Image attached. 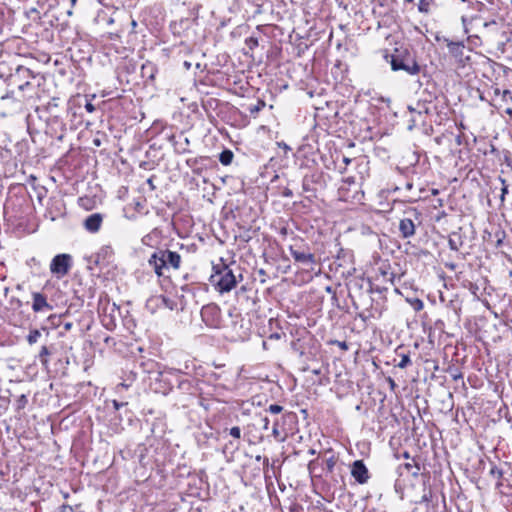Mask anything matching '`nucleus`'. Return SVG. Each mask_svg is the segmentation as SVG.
<instances>
[{
    "label": "nucleus",
    "mask_w": 512,
    "mask_h": 512,
    "mask_svg": "<svg viewBox=\"0 0 512 512\" xmlns=\"http://www.w3.org/2000/svg\"><path fill=\"white\" fill-rule=\"evenodd\" d=\"M181 255L166 248H157L149 257L148 264L158 277L164 276L165 270H178L181 266Z\"/></svg>",
    "instance_id": "f257e3e1"
},
{
    "label": "nucleus",
    "mask_w": 512,
    "mask_h": 512,
    "mask_svg": "<svg viewBox=\"0 0 512 512\" xmlns=\"http://www.w3.org/2000/svg\"><path fill=\"white\" fill-rule=\"evenodd\" d=\"M390 58L391 69L395 72L402 71L410 76L418 75L421 72V66L418 64L415 55L407 49H395Z\"/></svg>",
    "instance_id": "f03ea898"
},
{
    "label": "nucleus",
    "mask_w": 512,
    "mask_h": 512,
    "mask_svg": "<svg viewBox=\"0 0 512 512\" xmlns=\"http://www.w3.org/2000/svg\"><path fill=\"white\" fill-rule=\"evenodd\" d=\"M289 251L295 263L301 265L306 271H314L317 265L316 256L303 239H298L295 244L290 245Z\"/></svg>",
    "instance_id": "7ed1b4c3"
},
{
    "label": "nucleus",
    "mask_w": 512,
    "mask_h": 512,
    "mask_svg": "<svg viewBox=\"0 0 512 512\" xmlns=\"http://www.w3.org/2000/svg\"><path fill=\"white\" fill-rule=\"evenodd\" d=\"M235 264L231 265H223L219 270L216 271V274L213 277L214 285L217 291L220 293H226L231 291L238 282V277L241 279V273L238 276L235 274L233 269Z\"/></svg>",
    "instance_id": "20e7f679"
},
{
    "label": "nucleus",
    "mask_w": 512,
    "mask_h": 512,
    "mask_svg": "<svg viewBox=\"0 0 512 512\" xmlns=\"http://www.w3.org/2000/svg\"><path fill=\"white\" fill-rule=\"evenodd\" d=\"M32 79H35V76L29 68L18 66L6 80L8 86L17 88L19 92H28V96L31 97V92L35 89Z\"/></svg>",
    "instance_id": "39448f33"
},
{
    "label": "nucleus",
    "mask_w": 512,
    "mask_h": 512,
    "mask_svg": "<svg viewBox=\"0 0 512 512\" xmlns=\"http://www.w3.org/2000/svg\"><path fill=\"white\" fill-rule=\"evenodd\" d=\"M420 215L421 214L415 208L405 211V217L399 222V232L402 238L407 239L415 235V221L420 223Z\"/></svg>",
    "instance_id": "423d86ee"
},
{
    "label": "nucleus",
    "mask_w": 512,
    "mask_h": 512,
    "mask_svg": "<svg viewBox=\"0 0 512 512\" xmlns=\"http://www.w3.org/2000/svg\"><path fill=\"white\" fill-rule=\"evenodd\" d=\"M201 319L210 328H220L222 315L220 307L215 303H209L201 308Z\"/></svg>",
    "instance_id": "0eeeda50"
},
{
    "label": "nucleus",
    "mask_w": 512,
    "mask_h": 512,
    "mask_svg": "<svg viewBox=\"0 0 512 512\" xmlns=\"http://www.w3.org/2000/svg\"><path fill=\"white\" fill-rule=\"evenodd\" d=\"M72 267V256L70 254H58L50 263V271L56 275L57 278H62L67 275Z\"/></svg>",
    "instance_id": "6e6552de"
},
{
    "label": "nucleus",
    "mask_w": 512,
    "mask_h": 512,
    "mask_svg": "<svg viewBox=\"0 0 512 512\" xmlns=\"http://www.w3.org/2000/svg\"><path fill=\"white\" fill-rule=\"evenodd\" d=\"M145 307L151 314H154L161 308L173 311L176 309L177 303L164 295H153L146 300Z\"/></svg>",
    "instance_id": "1a4fd4ad"
},
{
    "label": "nucleus",
    "mask_w": 512,
    "mask_h": 512,
    "mask_svg": "<svg viewBox=\"0 0 512 512\" xmlns=\"http://www.w3.org/2000/svg\"><path fill=\"white\" fill-rule=\"evenodd\" d=\"M447 43V48L449 54L456 60V62L464 67L466 63L470 60V57L465 55V45L462 41H451L449 39H445Z\"/></svg>",
    "instance_id": "9d476101"
},
{
    "label": "nucleus",
    "mask_w": 512,
    "mask_h": 512,
    "mask_svg": "<svg viewBox=\"0 0 512 512\" xmlns=\"http://www.w3.org/2000/svg\"><path fill=\"white\" fill-rule=\"evenodd\" d=\"M431 105L427 102L418 101L415 106L409 105L408 110L412 114L409 120L408 128L411 130L416 126L417 122L421 120L424 114H429L431 111Z\"/></svg>",
    "instance_id": "9b49d317"
},
{
    "label": "nucleus",
    "mask_w": 512,
    "mask_h": 512,
    "mask_svg": "<svg viewBox=\"0 0 512 512\" xmlns=\"http://www.w3.org/2000/svg\"><path fill=\"white\" fill-rule=\"evenodd\" d=\"M351 475L359 484L367 483L370 478L368 468L364 464L363 460H356L352 463Z\"/></svg>",
    "instance_id": "f8f14e48"
},
{
    "label": "nucleus",
    "mask_w": 512,
    "mask_h": 512,
    "mask_svg": "<svg viewBox=\"0 0 512 512\" xmlns=\"http://www.w3.org/2000/svg\"><path fill=\"white\" fill-rule=\"evenodd\" d=\"M114 250L110 245L102 246L94 256V264L108 266L113 261Z\"/></svg>",
    "instance_id": "ddd939ff"
},
{
    "label": "nucleus",
    "mask_w": 512,
    "mask_h": 512,
    "mask_svg": "<svg viewBox=\"0 0 512 512\" xmlns=\"http://www.w3.org/2000/svg\"><path fill=\"white\" fill-rule=\"evenodd\" d=\"M491 7L487 6L486 12L489 13V19L483 22L484 28H490L492 26H498V24L503 21L502 16L499 13L500 8L494 2V0H487Z\"/></svg>",
    "instance_id": "4468645a"
},
{
    "label": "nucleus",
    "mask_w": 512,
    "mask_h": 512,
    "mask_svg": "<svg viewBox=\"0 0 512 512\" xmlns=\"http://www.w3.org/2000/svg\"><path fill=\"white\" fill-rule=\"evenodd\" d=\"M32 300V310L35 313L48 312L53 309V306L48 303L47 297L40 292H33Z\"/></svg>",
    "instance_id": "2eb2a0df"
},
{
    "label": "nucleus",
    "mask_w": 512,
    "mask_h": 512,
    "mask_svg": "<svg viewBox=\"0 0 512 512\" xmlns=\"http://www.w3.org/2000/svg\"><path fill=\"white\" fill-rule=\"evenodd\" d=\"M0 102L4 108L17 111L21 109L23 101L15 96V90L12 89L0 97Z\"/></svg>",
    "instance_id": "dca6fc26"
},
{
    "label": "nucleus",
    "mask_w": 512,
    "mask_h": 512,
    "mask_svg": "<svg viewBox=\"0 0 512 512\" xmlns=\"http://www.w3.org/2000/svg\"><path fill=\"white\" fill-rule=\"evenodd\" d=\"M103 221V215L100 213H93L84 220V228L90 233L99 231Z\"/></svg>",
    "instance_id": "f3484780"
},
{
    "label": "nucleus",
    "mask_w": 512,
    "mask_h": 512,
    "mask_svg": "<svg viewBox=\"0 0 512 512\" xmlns=\"http://www.w3.org/2000/svg\"><path fill=\"white\" fill-rule=\"evenodd\" d=\"M170 142L174 146V150L178 154H185L190 152L188 147L190 145V140L187 137L183 138V141L177 140L174 135L170 136Z\"/></svg>",
    "instance_id": "a211bd4d"
},
{
    "label": "nucleus",
    "mask_w": 512,
    "mask_h": 512,
    "mask_svg": "<svg viewBox=\"0 0 512 512\" xmlns=\"http://www.w3.org/2000/svg\"><path fill=\"white\" fill-rule=\"evenodd\" d=\"M464 244V238L459 231H454L449 234L448 245L453 251H459Z\"/></svg>",
    "instance_id": "6ab92c4d"
},
{
    "label": "nucleus",
    "mask_w": 512,
    "mask_h": 512,
    "mask_svg": "<svg viewBox=\"0 0 512 512\" xmlns=\"http://www.w3.org/2000/svg\"><path fill=\"white\" fill-rule=\"evenodd\" d=\"M158 69L156 65L150 61L145 62L141 66V75L143 78H147L148 80H154L155 74L157 73Z\"/></svg>",
    "instance_id": "aec40b11"
},
{
    "label": "nucleus",
    "mask_w": 512,
    "mask_h": 512,
    "mask_svg": "<svg viewBox=\"0 0 512 512\" xmlns=\"http://www.w3.org/2000/svg\"><path fill=\"white\" fill-rule=\"evenodd\" d=\"M233 158H234V153L229 149H224L219 154V161L224 166L230 165L233 161Z\"/></svg>",
    "instance_id": "412c9836"
},
{
    "label": "nucleus",
    "mask_w": 512,
    "mask_h": 512,
    "mask_svg": "<svg viewBox=\"0 0 512 512\" xmlns=\"http://www.w3.org/2000/svg\"><path fill=\"white\" fill-rule=\"evenodd\" d=\"M321 468L322 467H321L318 459L311 460L308 463V470L312 476L321 477V472L323 471Z\"/></svg>",
    "instance_id": "4be33fe9"
},
{
    "label": "nucleus",
    "mask_w": 512,
    "mask_h": 512,
    "mask_svg": "<svg viewBox=\"0 0 512 512\" xmlns=\"http://www.w3.org/2000/svg\"><path fill=\"white\" fill-rule=\"evenodd\" d=\"M265 106V101L258 99L255 104H250L247 106V111L250 113V115L255 117Z\"/></svg>",
    "instance_id": "5701e85b"
},
{
    "label": "nucleus",
    "mask_w": 512,
    "mask_h": 512,
    "mask_svg": "<svg viewBox=\"0 0 512 512\" xmlns=\"http://www.w3.org/2000/svg\"><path fill=\"white\" fill-rule=\"evenodd\" d=\"M51 354L50 350L48 349L47 346H42L41 347V350L39 352V355H38V358L42 364V366H44L45 368L48 367V356Z\"/></svg>",
    "instance_id": "b1692460"
},
{
    "label": "nucleus",
    "mask_w": 512,
    "mask_h": 512,
    "mask_svg": "<svg viewBox=\"0 0 512 512\" xmlns=\"http://www.w3.org/2000/svg\"><path fill=\"white\" fill-rule=\"evenodd\" d=\"M36 118L40 120L42 119V116L40 115V109L38 107L35 109L34 113H29L26 117L28 128L36 125Z\"/></svg>",
    "instance_id": "393cba45"
},
{
    "label": "nucleus",
    "mask_w": 512,
    "mask_h": 512,
    "mask_svg": "<svg viewBox=\"0 0 512 512\" xmlns=\"http://www.w3.org/2000/svg\"><path fill=\"white\" fill-rule=\"evenodd\" d=\"M468 6L479 13H486L487 5L481 1H468Z\"/></svg>",
    "instance_id": "a878e982"
},
{
    "label": "nucleus",
    "mask_w": 512,
    "mask_h": 512,
    "mask_svg": "<svg viewBox=\"0 0 512 512\" xmlns=\"http://www.w3.org/2000/svg\"><path fill=\"white\" fill-rule=\"evenodd\" d=\"M413 462H414L413 464L412 463H405L403 465V467L406 470L411 471V475L413 477H417L420 474V472H421V467H420L419 463L415 462L414 460H413Z\"/></svg>",
    "instance_id": "bb28decb"
},
{
    "label": "nucleus",
    "mask_w": 512,
    "mask_h": 512,
    "mask_svg": "<svg viewBox=\"0 0 512 512\" xmlns=\"http://www.w3.org/2000/svg\"><path fill=\"white\" fill-rule=\"evenodd\" d=\"M41 337V332L38 329H32L30 330L29 334L27 335L26 339L29 345L35 344L38 339Z\"/></svg>",
    "instance_id": "cd10ccee"
},
{
    "label": "nucleus",
    "mask_w": 512,
    "mask_h": 512,
    "mask_svg": "<svg viewBox=\"0 0 512 512\" xmlns=\"http://www.w3.org/2000/svg\"><path fill=\"white\" fill-rule=\"evenodd\" d=\"M434 3V0H420L418 3V11L421 13L428 14L430 7Z\"/></svg>",
    "instance_id": "c85d7f7f"
},
{
    "label": "nucleus",
    "mask_w": 512,
    "mask_h": 512,
    "mask_svg": "<svg viewBox=\"0 0 512 512\" xmlns=\"http://www.w3.org/2000/svg\"><path fill=\"white\" fill-rule=\"evenodd\" d=\"M480 19H482L481 15H474V16H471L470 18H467L466 16H462L461 17V22H462V25L464 27V31L467 33L468 32V25L472 24L474 21H477V20H480Z\"/></svg>",
    "instance_id": "c756f323"
},
{
    "label": "nucleus",
    "mask_w": 512,
    "mask_h": 512,
    "mask_svg": "<svg viewBox=\"0 0 512 512\" xmlns=\"http://www.w3.org/2000/svg\"><path fill=\"white\" fill-rule=\"evenodd\" d=\"M336 464V459L334 456H331L324 461V466L321 468L322 470H326L328 473H332Z\"/></svg>",
    "instance_id": "7c9ffc66"
},
{
    "label": "nucleus",
    "mask_w": 512,
    "mask_h": 512,
    "mask_svg": "<svg viewBox=\"0 0 512 512\" xmlns=\"http://www.w3.org/2000/svg\"><path fill=\"white\" fill-rule=\"evenodd\" d=\"M28 403V397L25 394L20 395L16 400V410H23Z\"/></svg>",
    "instance_id": "2f4dec72"
},
{
    "label": "nucleus",
    "mask_w": 512,
    "mask_h": 512,
    "mask_svg": "<svg viewBox=\"0 0 512 512\" xmlns=\"http://www.w3.org/2000/svg\"><path fill=\"white\" fill-rule=\"evenodd\" d=\"M26 15L33 21H40L41 19L40 13L36 8H30L29 10H27Z\"/></svg>",
    "instance_id": "473e14b6"
},
{
    "label": "nucleus",
    "mask_w": 512,
    "mask_h": 512,
    "mask_svg": "<svg viewBox=\"0 0 512 512\" xmlns=\"http://www.w3.org/2000/svg\"><path fill=\"white\" fill-rule=\"evenodd\" d=\"M411 364V359H410V356L408 354H402L401 355V360L400 362L397 364V367L401 368V369H404L406 368L407 366H409Z\"/></svg>",
    "instance_id": "72a5a7b5"
},
{
    "label": "nucleus",
    "mask_w": 512,
    "mask_h": 512,
    "mask_svg": "<svg viewBox=\"0 0 512 512\" xmlns=\"http://www.w3.org/2000/svg\"><path fill=\"white\" fill-rule=\"evenodd\" d=\"M245 44L250 50H253L259 45L258 38L251 36L245 40Z\"/></svg>",
    "instance_id": "f704fd0d"
},
{
    "label": "nucleus",
    "mask_w": 512,
    "mask_h": 512,
    "mask_svg": "<svg viewBox=\"0 0 512 512\" xmlns=\"http://www.w3.org/2000/svg\"><path fill=\"white\" fill-rule=\"evenodd\" d=\"M10 404L9 398L2 397L0 399V415L8 410Z\"/></svg>",
    "instance_id": "c9c22d12"
},
{
    "label": "nucleus",
    "mask_w": 512,
    "mask_h": 512,
    "mask_svg": "<svg viewBox=\"0 0 512 512\" xmlns=\"http://www.w3.org/2000/svg\"><path fill=\"white\" fill-rule=\"evenodd\" d=\"M489 474L493 477H497L498 479H500L503 476V471L499 469L497 466L493 465L489 471Z\"/></svg>",
    "instance_id": "e433bc0d"
},
{
    "label": "nucleus",
    "mask_w": 512,
    "mask_h": 512,
    "mask_svg": "<svg viewBox=\"0 0 512 512\" xmlns=\"http://www.w3.org/2000/svg\"><path fill=\"white\" fill-rule=\"evenodd\" d=\"M229 434L233 438H235V439H240L241 438V429H240V427L234 426V427L230 428Z\"/></svg>",
    "instance_id": "4c0bfd02"
},
{
    "label": "nucleus",
    "mask_w": 512,
    "mask_h": 512,
    "mask_svg": "<svg viewBox=\"0 0 512 512\" xmlns=\"http://www.w3.org/2000/svg\"><path fill=\"white\" fill-rule=\"evenodd\" d=\"M381 274H382V276H383L385 281H389L392 284L394 283L395 274L393 272H388V271L381 270Z\"/></svg>",
    "instance_id": "58836bf2"
},
{
    "label": "nucleus",
    "mask_w": 512,
    "mask_h": 512,
    "mask_svg": "<svg viewBox=\"0 0 512 512\" xmlns=\"http://www.w3.org/2000/svg\"><path fill=\"white\" fill-rule=\"evenodd\" d=\"M267 410L272 414H278L283 411V407L278 404H271Z\"/></svg>",
    "instance_id": "ea45409f"
},
{
    "label": "nucleus",
    "mask_w": 512,
    "mask_h": 512,
    "mask_svg": "<svg viewBox=\"0 0 512 512\" xmlns=\"http://www.w3.org/2000/svg\"><path fill=\"white\" fill-rule=\"evenodd\" d=\"M54 512H75L72 506L68 504H62L55 509Z\"/></svg>",
    "instance_id": "a19ab883"
},
{
    "label": "nucleus",
    "mask_w": 512,
    "mask_h": 512,
    "mask_svg": "<svg viewBox=\"0 0 512 512\" xmlns=\"http://www.w3.org/2000/svg\"><path fill=\"white\" fill-rule=\"evenodd\" d=\"M302 189L304 192H310L312 191V188H311V185H310V181L308 180L307 177H305L302 181Z\"/></svg>",
    "instance_id": "79ce46f5"
},
{
    "label": "nucleus",
    "mask_w": 512,
    "mask_h": 512,
    "mask_svg": "<svg viewBox=\"0 0 512 512\" xmlns=\"http://www.w3.org/2000/svg\"><path fill=\"white\" fill-rule=\"evenodd\" d=\"M84 107L87 110V112H89V113L94 112L96 109L95 106L92 104V102L90 100H88L86 97H85Z\"/></svg>",
    "instance_id": "37998d69"
},
{
    "label": "nucleus",
    "mask_w": 512,
    "mask_h": 512,
    "mask_svg": "<svg viewBox=\"0 0 512 512\" xmlns=\"http://www.w3.org/2000/svg\"><path fill=\"white\" fill-rule=\"evenodd\" d=\"M59 99L58 98H53L49 103H48V106H47V110L48 112L52 113L53 109L56 108L58 106V101Z\"/></svg>",
    "instance_id": "c03bdc74"
},
{
    "label": "nucleus",
    "mask_w": 512,
    "mask_h": 512,
    "mask_svg": "<svg viewBox=\"0 0 512 512\" xmlns=\"http://www.w3.org/2000/svg\"><path fill=\"white\" fill-rule=\"evenodd\" d=\"M508 194V186H505V187H502L501 188V194H500V201H501V204L504 203L505 201V197L506 195Z\"/></svg>",
    "instance_id": "a18cd8bd"
},
{
    "label": "nucleus",
    "mask_w": 512,
    "mask_h": 512,
    "mask_svg": "<svg viewBox=\"0 0 512 512\" xmlns=\"http://www.w3.org/2000/svg\"><path fill=\"white\" fill-rule=\"evenodd\" d=\"M178 387L182 390H186V389H189L190 387V382L188 380H182V381H179V384H178Z\"/></svg>",
    "instance_id": "49530a36"
},
{
    "label": "nucleus",
    "mask_w": 512,
    "mask_h": 512,
    "mask_svg": "<svg viewBox=\"0 0 512 512\" xmlns=\"http://www.w3.org/2000/svg\"><path fill=\"white\" fill-rule=\"evenodd\" d=\"M335 344H337L338 347L344 351L348 350V348H349L347 342H345V341H335Z\"/></svg>",
    "instance_id": "de8ad7c7"
},
{
    "label": "nucleus",
    "mask_w": 512,
    "mask_h": 512,
    "mask_svg": "<svg viewBox=\"0 0 512 512\" xmlns=\"http://www.w3.org/2000/svg\"><path fill=\"white\" fill-rule=\"evenodd\" d=\"M422 308H423V302H422L421 300H419V299H416V300H415V304H414V309H415L416 311H419V310H421Z\"/></svg>",
    "instance_id": "09e8293b"
},
{
    "label": "nucleus",
    "mask_w": 512,
    "mask_h": 512,
    "mask_svg": "<svg viewBox=\"0 0 512 512\" xmlns=\"http://www.w3.org/2000/svg\"><path fill=\"white\" fill-rule=\"evenodd\" d=\"M263 464H264V473L267 476L268 473H269V460H268V458H266V457L264 458Z\"/></svg>",
    "instance_id": "8fccbe9b"
},
{
    "label": "nucleus",
    "mask_w": 512,
    "mask_h": 512,
    "mask_svg": "<svg viewBox=\"0 0 512 512\" xmlns=\"http://www.w3.org/2000/svg\"><path fill=\"white\" fill-rule=\"evenodd\" d=\"M282 195H283L284 197H288V198H290V197H292V196H293V192H292V190H291V189H289V188H285V189L283 190V192H282Z\"/></svg>",
    "instance_id": "3c124183"
},
{
    "label": "nucleus",
    "mask_w": 512,
    "mask_h": 512,
    "mask_svg": "<svg viewBox=\"0 0 512 512\" xmlns=\"http://www.w3.org/2000/svg\"><path fill=\"white\" fill-rule=\"evenodd\" d=\"M503 108H504L505 114L508 115L510 118H512V104L509 106H505Z\"/></svg>",
    "instance_id": "603ef678"
},
{
    "label": "nucleus",
    "mask_w": 512,
    "mask_h": 512,
    "mask_svg": "<svg viewBox=\"0 0 512 512\" xmlns=\"http://www.w3.org/2000/svg\"><path fill=\"white\" fill-rule=\"evenodd\" d=\"M272 433L275 438L279 436L278 423H274Z\"/></svg>",
    "instance_id": "864d4df0"
},
{
    "label": "nucleus",
    "mask_w": 512,
    "mask_h": 512,
    "mask_svg": "<svg viewBox=\"0 0 512 512\" xmlns=\"http://www.w3.org/2000/svg\"><path fill=\"white\" fill-rule=\"evenodd\" d=\"M387 382L389 383V386H390V388L392 390H394L396 388L397 385H396L395 381L391 377L387 378Z\"/></svg>",
    "instance_id": "5fc2aeb1"
},
{
    "label": "nucleus",
    "mask_w": 512,
    "mask_h": 512,
    "mask_svg": "<svg viewBox=\"0 0 512 512\" xmlns=\"http://www.w3.org/2000/svg\"><path fill=\"white\" fill-rule=\"evenodd\" d=\"M262 422H263V429H264V430H267V429H268V427H269V423H270V421H269L268 417H264V418L262 419Z\"/></svg>",
    "instance_id": "6e6d98bb"
},
{
    "label": "nucleus",
    "mask_w": 512,
    "mask_h": 512,
    "mask_svg": "<svg viewBox=\"0 0 512 512\" xmlns=\"http://www.w3.org/2000/svg\"><path fill=\"white\" fill-rule=\"evenodd\" d=\"M124 405V403H120L116 400H113V407L115 408V410H119L120 407H122Z\"/></svg>",
    "instance_id": "4d7b16f0"
},
{
    "label": "nucleus",
    "mask_w": 512,
    "mask_h": 512,
    "mask_svg": "<svg viewBox=\"0 0 512 512\" xmlns=\"http://www.w3.org/2000/svg\"><path fill=\"white\" fill-rule=\"evenodd\" d=\"M186 163H187V165H189V166H193V165H195V164L197 163V159H188V160L186 161Z\"/></svg>",
    "instance_id": "13d9d810"
},
{
    "label": "nucleus",
    "mask_w": 512,
    "mask_h": 512,
    "mask_svg": "<svg viewBox=\"0 0 512 512\" xmlns=\"http://www.w3.org/2000/svg\"><path fill=\"white\" fill-rule=\"evenodd\" d=\"M502 91L499 88L494 89V95L501 98Z\"/></svg>",
    "instance_id": "bf43d9fd"
},
{
    "label": "nucleus",
    "mask_w": 512,
    "mask_h": 512,
    "mask_svg": "<svg viewBox=\"0 0 512 512\" xmlns=\"http://www.w3.org/2000/svg\"><path fill=\"white\" fill-rule=\"evenodd\" d=\"M498 180L500 181L502 187L508 186V184L504 178L499 177Z\"/></svg>",
    "instance_id": "052dcab7"
},
{
    "label": "nucleus",
    "mask_w": 512,
    "mask_h": 512,
    "mask_svg": "<svg viewBox=\"0 0 512 512\" xmlns=\"http://www.w3.org/2000/svg\"><path fill=\"white\" fill-rule=\"evenodd\" d=\"M280 234L286 236L288 234V229L286 227L281 228Z\"/></svg>",
    "instance_id": "680f3d73"
},
{
    "label": "nucleus",
    "mask_w": 512,
    "mask_h": 512,
    "mask_svg": "<svg viewBox=\"0 0 512 512\" xmlns=\"http://www.w3.org/2000/svg\"><path fill=\"white\" fill-rule=\"evenodd\" d=\"M71 327H72V323H70V322H67V323H65V324H64V329H65L66 331L70 330V329H71Z\"/></svg>",
    "instance_id": "e2e57ef3"
},
{
    "label": "nucleus",
    "mask_w": 512,
    "mask_h": 512,
    "mask_svg": "<svg viewBox=\"0 0 512 512\" xmlns=\"http://www.w3.org/2000/svg\"><path fill=\"white\" fill-rule=\"evenodd\" d=\"M311 372H312L314 375L318 376V375H320V374H321V369H320V368H318V369H313Z\"/></svg>",
    "instance_id": "0e129e2a"
},
{
    "label": "nucleus",
    "mask_w": 512,
    "mask_h": 512,
    "mask_svg": "<svg viewBox=\"0 0 512 512\" xmlns=\"http://www.w3.org/2000/svg\"><path fill=\"white\" fill-rule=\"evenodd\" d=\"M343 162L348 165L351 162V159L348 157H343Z\"/></svg>",
    "instance_id": "69168bd1"
},
{
    "label": "nucleus",
    "mask_w": 512,
    "mask_h": 512,
    "mask_svg": "<svg viewBox=\"0 0 512 512\" xmlns=\"http://www.w3.org/2000/svg\"><path fill=\"white\" fill-rule=\"evenodd\" d=\"M446 267L451 270H454L456 268V265L455 264H446Z\"/></svg>",
    "instance_id": "338daca9"
},
{
    "label": "nucleus",
    "mask_w": 512,
    "mask_h": 512,
    "mask_svg": "<svg viewBox=\"0 0 512 512\" xmlns=\"http://www.w3.org/2000/svg\"><path fill=\"white\" fill-rule=\"evenodd\" d=\"M470 286H471L470 289L475 293V290L478 289V286H476L475 284H472V283L470 284Z\"/></svg>",
    "instance_id": "774afa93"
}]
</instances>
